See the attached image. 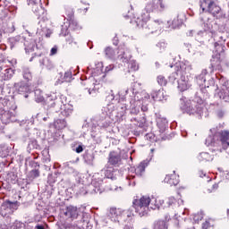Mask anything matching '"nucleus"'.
<instances>
[{"label": "nucleus", "instance_id": "f257e3e1", "mask_svg": "<svg viewBox=\"0 0 229 229\" xmlns=\"http://www.w3.org/2000/svg\"><path fill=\"white\" fill-rule=\"evenodd\" d=\"M208 74L207 70H202L201 73L196 77L199 90L196 93L193 100H189L182 97L180 99L181 110L188 115H197V117H208V111L205 108V100L208 99L209 93L207 89L214 85V79L205 77Z\"/></svg>", "mask_w": 229, "mask_h": 229}, {"label": "nucleus", "instance_id": "f03ea898", "mask_svg": "<svg viewBox=\"0 0 229 229\" xmlns=\"http://www.w3.org/2000/svg\"><path fill=\"white\" fill-rule=\"evenodd\" d=\"M165 10H167L165 0L149 1L145 4L140 14L131 20V23L134 22L138 28H142L146 31H149V33H155L157 30H162L165 23L162 19H156L150 22L148 27H146L149 22V19H151L150 13H164Z\"/></svg>", "mask_w": 229, "mask_h": 229}, {"label": "nucleus", "instance_id": "7ed1b4c3", "mask_svg": "<svg viewBox=\"0 0 229 229\" xmlns=\"http://www.w3.org/2000/svg\"><path fill=\"white\" fill-rule=\"evenodd\" d=\"M206 146H211L216 148L210 152H200L197 155L196 158L198 162H212L216 157V151H223V149H228L229 148V131H221L215 132L213 135H209L206 139Z\"/></svg>", "mask_w": 229, "mask_h": 229}, {"label": "nucleus", "instance_id": "20e7f679", "mask_svg": "<svg viewBox=\"0 0 229 229\" xmlns=\"http://www.w3.org/2000/svg\"><path fill=\"white\" fill-rule=\"evenodd\" d=\"M119 96L124 99L128 94L130 95V114L131 115H139L140 109L141 112H148V105L151 103V97L146 90L138 91L137 89H126L119 91Z\"/></svg>", "mask_w": 229, "mask_h": 229}, {"label": "nucleus", "instance_id": "39448f33", "mask_svg": "<svg viewBox=\"0 0 229 229\" xmlns=\"http://www.w3.org/2000/svg\"><path fill=\"white\" fill-rule=\"evenodd\" d=\"M169 66L172 69L173 67L175 69V72L170 75L169 81L174 83V80H176L180 74L181 78L178 81L177 88L181 92L188 90L191 88V78L189 77V74H191V71H192V64H191L189 61H183L176 63L174 65L170 64Z\"/></svg>", "mask_w": 229, "mask_h": 229}, {"label": "nucleus", "instance_id": "423d86ee", "mask_svg": "<svg viewBox=\"0 0 229 229\" xmlns=\"http://www.w3.org/2000/svg\"><path fill=\"white\" fill-rule=\"evenodd\" d=\"M118 174L119 172L114 170V167L102 169L100 173L93 175L91 184L89 185L86 193L101 194L103 191H105L103 183H105L106 178L110 180H116Z\"/></svg>", "mask_w": 229, "mask_h": 229}, {"label": "nucleus", "instance_id": "0eeeda50", "mask_svg": "<svg viewBox=\"0 0 229 229\" xmlns=\"http://www.w3.org/2000/svg\"><path fill=\"white\" fill-rule=\"evenodd\" d=\"M162 205H164V199L156 196H143L140 199H136L132 201V207L140 217L147 216L149 208L158 210Z\"/></svg>", "mask_w": 229, "mask_h": 229}, {"label": "nucleus", "instance_id": "6e6552de", "mask_svg": "<svg viewBox=\"0 0 229 229\" xmlns=\"http://www.w3.org/2000/svg\"><path fill=\"white\" fill-rule=\"evenodd\" d=\"M214 50L211 59L212 71H219L221 69V55L225 53V38L220 33L214 35Z\"/></svg>", "mask_w": 229, "mask_h": 229}, {"label": "nucleus", "instance_id": "1a4fd4ad", "mask_svg": "<svg viewBox=\"0 0 229 229\" xmlns=\"http://www.w3.org/2000/svg\"><path fill=\"white\" fill-rule=\"evenodd\" d=\"M148 165H149V159H145L136 168L131 169L129 175L126 177L130 187H135V175H133V173H135L136 176H142L146 173Z\"/></svg>", "mask_w": 229, "mask_h": 229}, {"label": "nucleus", "instance_id": "9d476101", "mask_svg": "<svg viewBox=\"0 0 229 229\" xmlns=\"http://www.w3.org/2000/svg\"><path fill=\"white\" fill-rule=\"evenodd\" d=\"M199 3L202 12H208L213 17H217L221 13V7L216 0H200Z\"/></svg>", "mask_w": 229, "mask_h": 229}, {"label": "nucleus", "instance_id": "9b49d317", "mask_svg": "<svg viewBox=\"0 0 229 229\" xmlns=\"http://www.w3.org/2000/svg\"><path fill=\"white\" fill-rule=\"evenodd\" d=\"M103 63L98 62L88 66V74L97 79V81H103L106 74L103 72Z\"/></svg>", "mask_w": 229, "mask_h": 229}, {"label": "nucleus", "instance_id": "f8f14e48", "mask_svg": "<svg viewBox=\"0 0 229 229\" xmlns=\"http://www.w3.org/2000/svg\"><path fill=\"white\" fill-rule=\"evenodd\" d=\"M52 33H53V30H51V29L47 27V22L46 21L41 20L38 22L36 26V35L38 37V42H41L44 37H47V38H49Z\"/></svg>", "mask_w": 229, "mask_h": 229}, {"label": "nucleus", "instance_id": "ddd939ff", "mask_svg": "<svg viewBox=\"0 0 229 229\" xmlns=\"http://www.w3.org/2000/svg\"><path fill=\"white\" fill-rule=\"evenodd\" d=\"M200 21L201 28H203L205 31H208L210 35H217V33H216V30H217V22H216V21L208 16H202Z\"/></svg>", "mask_w": 229, "mask_h": 229}, {"label": "nucleus", "instance_id": "4468645a", "mask_svg": "<svg viewBox=\"0 0 229 229\" xmlns=\"http://www.w3.org/2000/svg\"><path fill=\"white\" fill-rule=\"evenodd\" d=\"M101 81H98L96 77H89L82 82V85H85L88 89L89 96L95 97L98 94V85H99Z\"/></svg>", "mask_w": 229, "mask_h": 229}, {"label": "nucleus", "instance_id": "2eb2a0df", "mask_svg": "<svg viewBox=\"0 0 229 229\" xmlns=\"http://www.w3.org/2000/svg\"><path fill=\"white\" fill-rule=\"evenodd\" d=\"M17 112L15 110L9 111L0 108V121L3 124H10V123H15L17 121Z\"/></svg>", "mask_w": 229, "mask_h": 229}, {"label": "nucleus", "instance_id": "dca6fc26", "mask_svg": "<svg viewBox=\"0 0 229 229\" xmlns=\"http://www.w3.org/2000/svg\"><path fill=\"white\" fill-rule=\"evenodd\" d=\"M62 106L61 101H55L50 104V108H55L54 112H58V110H61V114L63 117H69L72 114V106L70 105H64Z\"/></svg>", "mask_w": 229, "mask_h": 229}, {"label": "nucleus", "instance_id": "f3484780", "mask_svg": "<svg viewBox=\"0 0 229 229\" xmlns=\"http://www.w3.org/2000/svg\"><path fill=\"white\" fill-rule=\"evenodd\" d=\"M69 30H72L73 31L80 30V25H78L76 20H67V21L61 26L60 37H67V35H69Z\"/></svg>", "mask_w": 229, "mask_h": 229}, {"label": "nucleus", "instance_id": "a211bd4d", "mask_svg": "<svg viewBox=\"0 0 229 229\" xmlns=\"http://www.w3.org/2000/svg\"><path fill=\"white\" fill-rule=\"evenodd\" d=\"M62 216L64 219H71V221H74V219H78L80 212L78 211V208L70 205L63 209Z\"/></svg>", "mask_w": 229, "mask_h": 229}, {"label": "nucleus", "instance_id": "6ab92c4d", "mask_svg": "<svg viewBox=\"0 0 229 229\" xmlns=\"http://www.w3.org/2000/svg\"><path fill=\"white\" fill-rule=\"evenodd\" d=\"M220 83H223V86L221 87V89L216 93L215 98H218L219 99H223L224 101H225V103H228L229 102V88L226 86L228 85V82L225 81V79L222 78L220 80Z\"/></svg>", "mask_w": 229, "mask_h": 229}, {"label": "nucleus", "instance_id": "aec40b11", "mask_svg": "<svg viewBox=\"0 0 229 229\" xmlns=\"http://www.w3.org/2000/svg\"><path fill=\"white\" fill-rule=\"evenodd\" d=\"M157 126L159 130V138L158 140H160V139L162 140H165V130H167V119L162 117V116H157Z\"/></svg>", "mask_w": 229, "mask_h": 229}, {"label": "nucleus", "instance_id": "412c9836", "mask_svg": "<svg viewBox=\"0 0 229 229\" xmlns=\"http://www.w3.org/2000/svg\"><path fill=\"white\" fill-rule=\"evenodd\" d=\"M34 95L35 101L37 103H44V101L49 103V101H55L56 99V94L53 93L51 95H46L47 97H45L44 92H42L40 89H35Z\"/></svg>", "mask_w": 229, "mask_h": 229}, {"label": "nucleus", "instance_id": "4be33fe9", "mask_svg": "<svg viewBox=\"0 0 229 229\" xmlns=\"http://www.w3.org/2000/svg\"><path fill=\"white\" fill-rule=\"evenodd\" d=\"M17 201L12 202L10 200L4 201L1 206V216H8V214H12L13 210H17L18 207Z\"/></svg>", "mask_w": 229, "mask_h": 229}, {"label": "nucleus", "instance_id": "5701e85b", "mask_svg": "<svg viewBox=\"0 0 229 229\" xmlns=\"http://www.w3.org/2000/svg\"><path fill=\"white\" fill-rule=\"evenodd\" d=\"M107 217L113 223H121L123 221V209L111 208L107 212Z\"/></svg>", "mask_w": 229, "mask_h": 229}, {"label": "nucleus", "instance_id": "b1692460", "mask_svg": "<svg viewBox=\"0 0 229 229\" xmlns=\"http://www.w3.org/2000/svg\"><path fill=\"white\" fill-rule=\"evenodd\" d=\"M117 58L120 62H123V64H128L130 62L131 54H130V50H128L126 46L119 47Z\"/></svg>", "mask_w": 229, "mask_h": 229}, {"label": "nucleus", "instance_id": "393cba45", "mask_svg": "<svg viewBox=\"0 0 229 229\" xmlns=\"http://www.w3.org/2000/svg\"><path fill=\"white\" fill-rule=\"evenodd\" d=\"M28 4L31 7L32 12L36 13L38 17L44 15V7H42L41 0H28Z\"/></svg>", "mask_w": 229, "mask_h": 229}, {"label": "nucleus", "instance_id": "a878e982", "mask_svg": "<svg viewBox=\"0 0 229 229\" xmlns=\"http://www.w3.org/2000/svg\"><path fill=\"white\" fill-rule=\"evenodd\" d=\"M14 90L18 94H23L24 98H28V92H30V84L28 82L21 81L14 83Z\"/></svg>", "mask_w": 229, "mask_h": 229}, {"label": "nucleus", "instance_id": "bb28decb", "mask_svg": "<svg viewBox=\"0 0 229 229\" xmlns=\"http://www.w3.org/2000/svg\"><path fill=\"white\" fill-rule=\"evenodd\" d=\"M23 44L25 46V53H33L35 49H38V44H40V41L35 38H28L27 40H24Z\"/></svg>", "mask_w": 229, "mask_h": 229}, {"label": "nucleus", "instance_id": "cd10ccee", "mask_svg": "<svg viewBox=\"0 0 229 229\" xmlns=\"http://www.w3.org/2000/svg\"><path fill=\"white\" fill-rule=\"evenodd\" d=\"M214 35H216V34H210V32H208V30H199V32H197V34L195 35V38L200 44H204L208 40H210V37H213V38H214Z\"/></svg>", "mask_w": 229, "mask_h": 229}, {"label": "nucleus", "instance_id": "c85d7f7f", "mask_svg": "<svg viewBox=\"0 0 229 229\" xmlns=\"http://www.w3.org/2000/svg\"><path fill=\"white\" fill-rule=\"evenodd\" d=\"M108 126H110V122L108 121H104V122H100L98 126L92 127L91 128V137H93V139H96L97 135L96 133H100L99 131V128L100 130H105L106 128H108Z\"/></svg>", "mask_w": 229, "mask_h": 229}, {"label": "nucleus", "instance_id": "c756f323", "mask_svg": "<svg viewBox=\"0 0 229 229\" xmlns=\"http://www.w3.org/2000/svg\"><path fill=\"white\" fill-rule=\"evenodd\" d=\"M102 114L106 117H112L115 114V103L112 102L104 106L102 108Z\"/></svg>", "mask_w": 229, "mask_h": 229}, {"label": "nucleus", "instance_id": "7c9ffc66", "mask_svg": "<svg viewBox=\"0 0 229 229\" xmlns=\"http://www.w3.org/2000/svg\"><path fill=\"white\" fill-rule=\"evenodd\" d=\"M151 98L154 101H164V99H167V97L165 95V91L164 89L154 90L151 93Z\"/></svg>", "mask_w": 229, "mask_h": 229}, {"label": "nucleus", "instance_id": "2f4dec72", "mask_svg": "<svg viewBox=\"0 0 229 229\" xmlns=\"http://www.w3.org/2000/svg\"><path fill=\"white\" fill-rule=\"evenodd\" d=\"M152 229H169V222L167 221V218L165 220L158 219L154 221Z\"/></svg>", "mask_w": 229, "mask_h": 229}, {"label": "nucleus", "instance_id": "473e14b6", "mask_svg": "<svg viewBox=\"0 0 229 229\" xmlns=\"http://www.w3.org/2000/svg\"><path fill=\"white\" fill-rule=\"evenodd\" d=\"M61 229H85L83 225H81L78 222L68 223L62 222L60 225Z\"/></svg>", "mask_w": 229, "mask_h": 229}, {"label": "nucleus", "instance_id": "72a5a7b5", "mask_svg": "<svg viewBox=\"0 0 229 229\" xmlns=\"http://www.w3.org/2000/svg\"><path fill=\"white\" fill-rule=\"evenodd\" d=\"M165 183H168V185H176L177 183H180V179L176 174H168L165 177Z\"/></svg>", "mask_w": 229, "mask_h": 229}, {"label": "nucleus", "instance_id": "f704fd0d", "mask_svg": "<svg viewBox=\"0 0 229 229\" xmlns=\"http://www.w3.org/2000/svg\"><path fill=\"white\" fill-rule=\"evenodd\" d=\"M13 74H14L13 69L7 68L0 72V79L4 80V81H7V80H12V77L13 76Z\"/></svg>", "mask_w": 229, "mask_h": 229}, {"label": "nucleus", "instance_id": "c9c22d12", "mask_svg": "<svg viewBox=\"0 0 229 229\" xmlns=\"http://www.w3.org/2000/svg\"><path fill=\"white\" fill-rule=\"evenodd\" d=\"M108 162L111 165H117L121 163V156L117 152H111L109 154Z\"/></svg>", "mask_w": 229, "mask_h": 229}, {"label": "nucleus", "instance_id": "e433bc0d", "mask_svg": "<svg viewBox=\"0 0 229 229\" xmlns=\"http://www.w3.org/2000/svg\"><path fill=\"white\" fill-rule=\"evenodd\" d=\"M133 208H129L126 210L122 209V221H131L133 219Z\"/></svg>", "mask_w": 229, "mask_h": 229}, {"label": "nucleus", "instance_id": "4c0bfd02", "mask_svg": "<svg viewBox=\"0 0 229 229\" xmlns=\"http://www.w3.org/2000/svg\"><path fill=\"white\" fill-rule=\"evenodd\" d=\"M21 42H24V38H22L21 36H16L14 38H9L11 49H13V47H15V46H19V44H21Z\"/></svg>", "mask_w": 229, "mask_h": 229}, {"label": "nucleus", "instance_id": "58836bf2", "mask_svg": "<svg viewBox=\"0 0 229 229\" xmlns=\"http://www.w3.org/2000/svg\"><path fill=\"white\" fill-rule=\"evenodd\" d=\"M53 126L55 130H64L67 126V122H65V119H56Z\"/></svg>", "mask_w": 229, "mask_h": 229}, {"label": "nucleus", "instance_id": "ea45409f", "mask_svg": "<svg viewBox=\"0 0 229 229\" xmlns=\"http://www.w3.org/2000/svg\"><path fill=\"white\" fill-rule=\"evenodd\" d=\"M131 123L134 124V126H138V128H144V124H146V117H142L140 120L136 117L131 118Z\"/></svg>", "mask_w": 229, "mask_h": 229}, {"label": "nucleus", "instance_id": "a19ab883", "mask_svg": "<svg viewBox=\"0 0 229 229\" xmlns=\"http://www.w3.org/2000/svg\"><path fill=\"white\" fill-rule=\"evenodd\" d=\"M90 221V214L87 212H82V217L81 221H78L77 223L80 224L81 226H87Z\"/></svg>", "mask_w": 229, "mask_h": 229}, {"label": "nucleus", "instance_id": "79ce46f5", "mask_svg": "<svg viewBox=\"0 0 229 229\" xmlns=\"http://www.w3.org/2000/svg\"><path fill=\"white\" fill-rule=\"evenodd\" d=\"M104 53L106 58H109L110 60H114V58H115V50L110 47H106Z\"/></svg>", "mask_w": 229, "mask_h": 229}, {"label": "nucleus", "instance_id": "37998d69", "mask_svg": "<svg viewBox=\"0 0 229 229\" xmlns=\"http://www.w3.org/2000/svg\"><path fill=\"white\" fill-rule=\"evenodd\" d=\"M71 80H72V72L67 71L66 72H64V78L61 81L58 80L55 82V85H60V83H64V81H71Z\"/></svg>", "mask_w": 229, "mask_h": 229}, {"label": "nucleus", "instance_id": "c03bdc74", "mask_svg": "<svg viewBox=\"0 0 229 229\" xmlns=\"http://www.w3.org/2000/svg\"><path fill=\"white\" fill-rule=\"evenodd\" d=\"M129 71L135 72L139 69V64H137V61L133 59H130L127 63Z\"/></svg>", "mask_w": 229, "mask_h": 229}, {"label": "nucleus", "instance_id": "a18cd8bd", "mask_svg": "<svg viewBox=\"0 0 229 229\" xmlns=\"http://www.w3.org/2000/svg\"><path fill=\"white\" fill-rule=\"evenodd\" d=\"M126 110H128L126 104H119L116 108L118 115H120L121 117H123V115H124V114H126Z\"/></svg>", "mask_w": 229, "mask_h": 229}, {"label": "nucleus", "instance_id": "49530a36", "mask_svg": "<svg viewBox=\"0 0 229 229\" xmlns=\"http://www.w3.org/2000/svg\"><path fill=\"white\" fill-rule=\"evenodd\" d=\"M182 19H180L178 16L175 17L173 21H172V28L176 29V28H180V26H182Z\"/></svg>", "mask_w": 229, "mask_h": 229}, {"label": "nucleus", "instance_id": "de8ad7c7", "mask_svg": "<svg viewBox=\"0 0 229 229\" xmlns=\"http://www.w3.org/2000/svg\"><path fill=\"white\" fill-rule=\"evenodd\" d=\"M23 78L26 80V81H31V72H30V69L24 68L23 69Z\"/></svg>", "mask_w": 229, "mask_h": 229}, {"label": "nucleus", "instance_id": "09e8293b", "mask_svg": "<svg viewBox=\"0 0 229 229\" xmlns=\"http://www.w3.org/2000/svg\"><path fill=\"white\" fill-rule=\"evenodd\" d=\"M157 51H160V53H163V51H165V47H167V43L165 41H160L157 44Z\"/></svg>", "mask_w": 229, "mask_h": 229}, {"label": "nucleus", "instance_id": "8fccbe9b", "mask_svg": "<svg viewBox=\"0 0 229 229\" xmlns=\"http://www.w3.org/2000/svg\"><path fill=\"white\" fill-rule=\"evenodd\" d=\"M109 221H110V218H108V215H106V216H101L98 223L101 226H106Z\"/></svg>", "mask_w": 229, "mask_h": 229}, {"label": "nucleus", "instance_id": "3c124183", "mask_svg": "<svg viewBox=\"0 0 229 229\" xmlns=\"http://www.w3.org/2000/svg\"><path fill=\"white\" fill-rule=\"evenodd\" d=\"M157 83H158V85L165 86V85H167V80H165V77H164V75H158L157 76Z\"/></svg>", "mask_w": 229, "mask_h": 229}, {"label": "nucleus", "instance_id": "603ef678", "mask_svg": "<svg viewBox=\"0 0 229 229\" xmlns=\"http://www.w3.org/2000/svg\"><path fill=\"white\" fill-rule=\"evenodd\" d=\"M84 160L85 162H87V164H92V162H94V154H86L84 157Z\"/></svg>", "mask_w": 229, "mask_h": 229}, {"label": "nucleus", "instance_id": "864d4df0", "mask_svg": "<svg viewBox=\"0 0 229 229\" xmlns=\"http://www.w3.org/2000/svg\"><path fill=\"white\" fill-rule=\"evenodd\" d=\"M201 219H203V212L193 215V221H195V223H199Z\"/></svg>", "mask_w": 229, "mask_h": 229}, {"label": "nucleus", "instance_id": "5fc2aeb1", "mask_svg": "<svg viewBox=\"0 0 229 229\" xmlns=\"http://www.w3.org/2000/svg\"><path fill=\"white\" fill-rule=\"evenodd\" d=\"M30 176L32 179L38 178V176H40V172L37 169H34V170L30 171Z\"/></svg>", "mask_w": 229, "mask_h": 229}, {"label": "nucleus", "instance_id": "6e6d98bb", "mask_svg": "<svg viewBox=\"0 0 229 229\" xmlns=\"http://www.w3.org/2000/svg\"><path fill=\"white\" fill-rule=\"evenodd\" d=\"M29 148L30 149H37L38 148V144L37 143V140H32L29 142Z\"/></svg>", "mask_w": 229, "mask_h": 229}, {"label": "nucleus", "instance_id": "4d7b16f0", "mask_svg": "<svg viewBox=\"0 0 229 229\" xmlns=\"http://www.w3.org/2000/svg\"><path fill=\"white\" fill-rule=\"evenodd\" d=\"M72 164H74V162L72 161H70V162H67L64 164L65 167H68V173H75L76 174V171H74V168L72 165Z\"/></svg>", "mask_w": 229, "mask_h": 229}, {"label": "nucleus", "instance_id": "13d9d810", "mask_svg": "<svg viewBox=\"0 0 229 229\" xmlns=\"http://www.w3.org/2000/svg\"><path fill=\"white\" fill-rule=\"evenodd\" d=\"M173 226L174 229H183V227L182 226V223H180V220L178 219L174 220Z\"/></svg>", "mask_w": 229, "mask_h": 229}, {"label": "nucleus", "instance_id": "bf43d9fd", "mask_svg": "<svg viewBox=\"0 0 229 229\" xmlns=\"http://www.w3.org/2000/svg\"><path fill=\"white\" fill-rule=\"evenodd\" d=\"M23 224L19 221H15L13 225L11 226L12 229H21L22 228Z\"/></svg>", "mask_w": 229, "mask_h": 229}, {"label": "nucleus", "instance_id": "052dcab7", "mask_svg": "<svg viewBox=\"0 0 229 229\" xmlns=\"http://www.w3.org/2000/svg\"><path fill=\"white\" fill-rule=\"evenodd\" d=\"M58 53V46H54L50 50V56H55Z\"/></svg>", "mask_w": 229, "mask_h": 229}, {"label": "nucleus", "instance_id": "680f3d73", "mask_svg": "<svg viewBox=\"0 0 229 229\" xmlns=\"http://www.w3.org/2000/svg\"><path fill=\"white\" fill-rule=\"evenodd\" d=\"M176 203V199L174 197L168 198L167 205L168 207H171L172 205H174Z\"/></svg>", "mask_w": 229, "mask_h": 229}, {"label": "nucleus", "instance_id": "e2e57ef3", "mask_svg": "<svg viewBox=\"0 0 229 229\" xmlns=\"http://www.w3.org/2000/svg\"><path fill=\"white\" fill-rule=\"evenodd\" d=\"M219 187V185L217 184H213L211 189H208V193L210 194L211 192H215L216 191H217V188Z\"/></svg>", "mask_w": 229, "mask_h": 229}, {"label": "nucleus", "instance_id": "0e129e2a", "mask_svg": "<svg viewBox=\"0 0 229 229\" xmlns=\"http://www.w3.org/2000/svg\"><path fill=\"white\" fill-rule=\"evenodd\" d=\"M48 183H55L56 182V177H54L53 174H49L47 177Z\"/></svg>", "mask_w": 229, "mask_h": 229}, {"label": "nucleus", "instance_id": "69168bd1", "mask_svg": "<svg viewBox=\"0 0 229 229\" xmlns=\"http://www.w3.org/2000/svg\"><path fill=\"white\" fill-rule=\"evenodd\" d=\"M211 226L210 221L206 220L205 223L202 224V229H209Z\"/></svg>", "mask_w": 229, "mask_h": 229}, {"label": "nucleus", "instance_id": "338daca9", "mask_svg": "<svg viewBox=\"0 0 229 229\" xmlns=\"http://www.w3.org/2000/svg\"><path fill=\"white\" fill-rule=\"evenodd\" d=\"M46 66L47 67V69H53V67H55L53 62H51L49 59L46 60Z\"/></svg>", "mask_w": 229, "mask_h": 229}, {"label": "nucleus", "instance_id": "774afa93", "mask_svg": "<svg viewBox=\"0 0 229 229\" xmlns=\"http://www.w3.org/2000/svg\"><path fill=\"white\" fill-rule=\"evenodd\" d=\"M106 99L107 101H115V96L114 95V93H111L106 97Z\"/></svg>", "mask_w": 229, "mask_h": 229}]
</instances>
